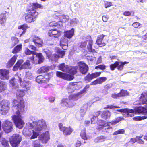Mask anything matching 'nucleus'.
<instances>
[{
	"label": "nucleus",
	"instance_id": "20e7f679",
	"mask_svg": "<svg viewBox=\"0 0 147 147\" xmlns=\"http://www.w3.org/2000/svg\"><path fill=\"white\" fill-rule=\"evenodd\" d=\"M9 140L12 147H16L21 141L22 137L18 134H14L11 136Z\"/></svg>",
	"mask_w": 147,
	"mask_h": 147
},
{
	"label": "nucleus",
	"instance_id": "7c9ffc66",
	"mask_svg": "<svg viewBox=\"0 0 147 147\" xmlns=\"http://www.w3.org/2000/svg\"><path fill=\"white\" fill-rule=\"evenodd\" d=\"M136 111L138 113L147 115V109L141 106H139L136 109Z\"/></svg>",
	"mask_w": 147,
	"mask_h": 147
},
{
	"label": "nucleus",
	"instance_id": "cd10ccee",
	"mask_svg": "<svg viewBox=\"0 0 147 147\" xmlns=\"http://www.w3.org/2000/svg\"><path fill=\"white\" fill-rule=\"evenodd\" d=\"M17 55H14L8 61L7 65V67L9 68L11 67L14 64L17 59Z\"/></svg>",
	"mask_w": 147,
	"mask_h": 147
},
{
	"label": "nucleus",
	"instance_id": "4be33fe9",
	"mask_svg": "<svg viewBox=\"0 0 147 147\" xmlns=\"http://www.w3.org/2000/svg\"><path fill=\"white\" fill-rule=\"evenodd\" d=\"M23 62L24 61L22 59L18 60L13 67V71H16L18 70H22L21 67Z\"/></svg>",
	"mask_w": 147,
	"mask_h": 147
},
{
	"label": "nucleus",
	"instance_id": "5701e85b",
	"mask_svg": "<svg viewBox=\"0 0 147 147\" xmlns=\"http://www.w3.org/2000/svg\"><path fill=\"white\" fill-rule=\"evenodd\" d=\"M107 80V78L106 77H99L92 82L90 85H95L97 84H101L105 82Z\"/></svg>",
	"mask_w": 147,
	"mask_h": 147
},
{
	"label": "nucleus",
	"instance_id": "4c0bfd02",
	"mask_svg": "<svg viewBox=\"0 0 147 147\" xmlns=\"http://www.w3.org/2000/svg\"><path fill=\"white\" fill-rule=\"evenodd\" d=\"M56 53L60 58H62L65 55V51L62 50L60 49H57L56 50Z\"/></svg>",
	"mask_w": 147,
	"mask_h": 147
},
{
	"label": "nucleus",
	"instance_id": "69168bd1",
	"mask_svg": "<svg viewBox=\"0 0 147 147\" xmlns=\"http://www.w3.org/2000/svg\"><path fill=\"white\" fill-rule=\"evenodd\" d=\"M87 109V107H85L84 106H82L80 109V112L83 114H85Z\"/></svg>",
	"mask_w": 147,
	"mask_h": 147
},
{
	"label": "nucleus",
	"instance_id": "473e14b6",
	"mask_svg": "<svg viewBox=\"0 0 147 147\" xmlns=\"http://www.w3.org/2000/svg\"><path fill=\"white\" fill-rule=\"evenodd\" d=\"M22 45L20 44L16 46L13 49L12 52L13 54H16L19 53L22 50Z\"/></svg>",
	"mask_w": 147,
	"mask_h": 147
},
{
	"label": "nucleus",
	"instance_id": "e2e57ef3",
	"mask_svg": "<svg viewBox=\"0 0 147 147\" xmlns=\"http://www.w3.org/2000/svg\"><path fill=\"white\" fill-rule=\"evenodd\" d=\"M33 134L31 137V139H34L36 138L38 136L39 134L36 132L34 130H32Z\"/></svg>",
	"mask_w": 147,
	"mask_h": 147
},
{
	"label": "nucleus",
	"instance_id": "6e6d98bb",
	"mask_svg": "<svg viewBox=\"0 0 147 147\" xmlns=\"http://www.w3.org/2000/svg\"><path fill=\"white\" fill-rule=\"evenodd\" d=\"M34 147H43L40 144L39 140H36L33 142Z\"/></svg>",
	"mask_w": 147,
	"mask_h": 147
},
{
	"label": "nucleus",
	"instance_id": "f8f14e48",
	"mask_svg": "<svg viewBox=\"0 0 147 147\" xmlns=\"http://www.w3.org/2000/svg\"><path fill=\"white\" fill-rule=\"evenodd\" d=\"M43 6L40 4L36 2L35 3H30L27 6L26 9L27 11H31L32 12L36 11L35 9H42Z\"/></svg>",
	"mask_w": 147,
	"mask_h": 147
},
{
	"label": "nucleus",
	"instance_id": "58836bf2",
	"mask_svg": "<svg viewBox=\"0 0 147 147\" xmlns=\"http://www.w3.org/2000/svg\"><path fill=\"white\" fill-rule=\"evenodd\" d=\"M103 120L101 119H99L98 122L97 123L98 126L96 127V129L98 130H103L105 126V124H100V123L103 122Z\"/></svg>",
	"mask_w": 147,
	"mask_h": 147
},
{
	"label": "nucleus",
	"instance_id": "f704fd0d",
	"mask_svg": "<svg viewBox=\"0 0 147 147\" xmlns=\"http://www.w3.org/2000/svg\"><path fill=\"white\" fill-rule=\"evenodd\" d=\"M36 55V57L39 58L38 62L40 63L43 61L44 57L41 53H38L34 51L33 55Z\"/></svg>",
	"mask_w": 147,
	"mask_h": 147
},
{
	"label": "nucleus",
	"instance_id": "774afa93",
	"mask_svg": "<svg viewBox=\"0 0 147 147\" xmlns=\"http://www.w3.org/2000/svg\"><path fill=\"white\" fill-rule=\"evenodd\" d=\"M28 47L31 49L33 50V51L35 52L38 51L36 47L33 45H29L28 46Z\"/></svg>",
	"mask_w": 147,
	"mask_h": 147
},
{
	"label": "nucleus",
	"instance_id": "a18cd8bd",
	"mask_svg": "<svg viewBox=\"0 0 147 147\" xmlns=\"http://www.w3.org/2000/svg\"><path fill=\"white\" fill-rule=\"evenodd\" d=\"M119 93L120 97L125 96L129 95L127 91L123 89L121 90Z\"/></svg>",
	"mask_w": 147,
	"mask_h": 147
},
{
	"label": "nucleus",
	"instance_id": "393cba45",
	"mask_svg": "<svg viewBox=\"0 0 147 147\" xmlns=\"http://www.w3.org/2000/svg\"><path fill=\"white\" fill-rule=\"evenodd\" d=\"M111 116V112L107 110H105L101 113V118L105 120L109 119Z\"/></svg>",
	"mask_w": 147,
	"mask_h": 147
},
{
	"label": "nucleus",
	"instance_id": "bf43d9fd",
	"mask_svg": "<svg viewBox=\"0 0 147 147\" xmlns=\"http://www.w3.org/2000/svg\"><path fill=\"white\" fill-rule=\"evenodd\" d=\"M106 66L104 65H99L98 66H96L95 69H97L98 68L102 70H104L106 68Z\"/></svg>",
	"mask_w": 147,
	"mask_h": 147
},
{
	"label": "nucleus",
	"instance_id": "c03bdc74",
	"mask_svg": "<svg viewBox=\"0 0 147 147\" xmlns=\"http://www.w3.org/2000/svg\"><path fill=\"white\" fill-rule=\"evenodd\" d=\"M25 91L24 90H17L16 93V95L18 97H22L24 96L25 94Z\"/></svg>",
	"mask_w": 147,
	"mask_h": 147
},
{
	"label": "nucleus",
	"instance_id": "a211bd4d",
	"mask_svg": "<svg viewBox=\"0 0 147 147\" xmlns=\"http://www.w3.org/2000/svg\"><path fill=\"white\" fill-rule=\"evenodd\" d=\"M9 71L5 69H0V79L2 80L9 79Z\"/></svg>",
	"mask_w": 147,
	"mask_h": 147
},
{
	"label": "nucleus",
	"instance_id": "412c9836",
	"mask_svg": "<svg viewBox=\"0 0 147 147\" xmlns=\"http://www.w3.org/2000/svg\"><path fill=\"white\" fill-rule=\"evenodd\" d=\"M80 71L81 73L83 74H85L88 70V67L87 65L84 63L80 62Z\"/></svg>",
	"mask_w": 147,
	"mask_h": 147
},
{
	"label": "nucleus",
	"instance_id": "49530a36",
	"mask_svg": "<svg viewBox=\"0 0 147 147\" xmlns=\"http://www.w3.org/2000/svg\"><path fill=\"white\" fill-rule=\"evenodd\" d=\"M104 6L105 7V8H107L113 6V3L112 2L106 1H104Z\"/></svg>",
	"mask_w": 147,
	"mask_h": 147
},
{
	"label": "nucleus",
	"instance_id": "864d4df0",
	"mask_svg": "<svg viewBox=\"0 0 147 147\" xmlns=\"http://www.w3.org/2000/svg\"><path fill=\"white\" fill-rule=\"evenodd\" d=\"M11 40L12 43L13 44V46H15L17 44L19 40L16 37H12L11 38Z\"/></svg>",
	"mask_w": 147,
	"mask_h": 147
},
{
	"label": "nucleus",
	"instance_id": "79ce46f5",
	"mask_svg": "<svg viewBox=\"0 0 147 147\" xmlns=\"http://www.w3.org/2000/svg\"><path fill=\"white\" fill-rule=\"evenodd\" d=\"M1 144L4 147H9L8 141L5 138L2 139L1 141Z\"/></svg>",
	"mask_w": 147,
	"mask_h": 147
},
{
	"label": "nucleus",
	"instance_id": "0eeeda50",
	"mask_svg": "<svg viewBox=\"0 0 147 147\" xmlns=\"http://www.w3.org/2000/svg\"><path fill=\"white\" fill-rule=\"evenodd\" d=\"M58 127L59 130L62 132L63 134L65 136L70 135L74 131L71 127L69 126L66 127L63 126V124L61 123H59Z\"/></svg>",
	"mask_w": 147,
	"mask_h": 147
},
{
	"label": "nucleus",
	"instance_id": "5fc2aeb1",
	"mask_svg": "<svg viewBox=\"0 0 147 147\" xmlns=\"http://www.w3.org/2000/svg\"><path fill=\"white\" fill-rule=\"evenodd\" d=\"M91 121L92 124H95L98 122V117L93 116L91 119Z\"/></svg>",
	"mask_w": 147,
	"mask_h": 147
},
{
	"label": "nucleus",
	"instance_id": "f3484780",
	"mask_svg": "<svg viewBox=\"0 0 147 147\" xmlns=\"http://www.w3.org/2000/svg\"><path fill=\"white\" fill-rule=\"evenodd\" d=\"M32 41L38 47H41L43 46V40L40 37L36 36H34L32 37Z\"/></svg>",
	"mask_w": 147,
	"mask_h": 147
},
{
	"label": "nucleus",
	"instance_id": "ddd939ff",
	"mask_svg": "<svg viewBox=\"0 0 147 147\" xmlns=\"http://www.w3.org/2000/svg\"><path fill=\"white\" fill-rule=\"evenodd\" d=\"M50 79V77L47 75H39L37 76L36 80V82L39 83L47 84L49 82Z\"/></svg>",
	"mask_w": 147,
	"mask_h": 147
},
{
	"label": "nucleus",
	"instance_id": "0e129e2a",
	"mask_svg": "<svg viewBox=\"0 0 147 147\" xmlns=\"http://www.w3.org/2000/svg\"><path fill=\"white\" fill-rule=\"evenodd\" d=\"M141 136H136L137 142L140 144H142L144 143V141L141 139Z\"/></svg>",
	"mask_w": 147,
	"mask_h": 147
},
{
	"label": "nucleus",
	"instance_id": "052dcab7",
	"mask_svg": "<svg viewBox=\"0 0 147 147\" xmlns=\"http://www.w3.org/2000/svg\"><path fill=\"white\" fill-rule=\"evenodd\" d=\"M43 140L46 139L49 137V133L48 131L45 132V133H43L41 135Z\"/></svg>",
	"mask_w": 147,
	"mask_h": 147
},
{
	"label": "nucleus",
	"instance_id": "b1692460",
	"mask_svg": "<svg viewBox=\"0 0 147 147\" xmlns=\"http://www.w3.org/2000/svg\"><path fill=\"white\" fill-rule=\"evenodd\" d=\"M105 36L104 34H102L99 35L96 40V43L98 45H100V47H103L106 45V44L104 42H102L104 37Z\"/></svg>",
	"mask_w": 147,
	"mask_h": 147
},
{
	"label": "nucleus",
	"instance_id": "ea45409f",
	"mask_svg": "<svg viewBox=\"0 0 147 147\" xmlns=\"http://www.w3.org/2000/svg\"><path fill=\"white\" fill-rule=\"evenodd\" d=\"M38 71L40 73H45L49 71V69L48 66H43L41 67Z\"/></svg>",
	"mask_w": 147,
	"mask_h": 147
},
{
	"label": "nucleus",
	"instance_id": "423d86ee",
	"mask_svg": "<svg viewBox=\"0 0 147 147\" xmlns=\"http://www.w3.org/2000/svg\"><path fill=\"white\" fill-rule=\"evenodd\" d=\"M9 103L7 100H3L0 104V113L5 115L8 112L9 107Z\"/></svg>",
	"mask_w": 147,
	"mask_h": 147
},
{
	"label": "nucleus",
	"instance_id": "e433bc0d",
	"mask_svg": "<svg viewBox=\"0 0 147 147\" xmlns=\"http://www.w3.org/2000/svg\"><path fill=\"white\" fill-rule=\"evenodd\" d=\"M125 113H127L128 117H131L134 116V114L135 113V111L133 109H125Z\"/></svg>",
	"mask_w": 147,
	"mask_h": 147
},
{
	"label": "nucleus",
	"instance_id": "aec40b11",
	"mask_svg": "<svg viewBox=\"0 0 147 147\" xmlns=\"http://www.w3.org/2000/svg\"><path fill=\"white\" fill-rule=\"evenodd\" d=\"M88 38L89 39L88 40V44L87 46V49L88 51L89 52L94 53L96 52L94 49L92 48V46L93 45V40L91 38L90 36H87ZM88 41V40H87Z\"/></svg>",
	"mask_w": 147,
	"mask_h": 147
},
{
	"label": "nucleus",
	"instance_id": "9b49d317",
	"mask_svg": "<svg viewBox=\"0 0 147 147\" xmlns=\"http://www.w3.org/2000/svg\"><path fill=\"white\" fill-rule=\"evenodd\" d=\"M56 76L59 78L68 81H71L74 78V77L71 75L59 71H56Z\"/></svg>",
	"mask_w": 147,
	"mask_h": 147
},
{
	"label": "nucleus",
	"instance_id": "a878e982",
	"mask_svg": "<svg viewBox=\"0 0 147 147\" xmlns=\"http://www.w3.org/2000/svg\"><path fill=\"white\" fill-rule=\"evenodd\" d=\"M7 17L6 13L0 14V24L2 26H4L6 23Z\"/></svg>",
	"mask_w": 147,
	"mask_h": 147
},
{
	"label": "nucleus",
	"instance_id": "f03ea898",
	"mask_svg": "<svg viewBox=\"0 0 147 147\" xmlns=\"http://www.w3.org/2000/svg\"><path fill=\"white\" fill-rule=\"evenodd\" d=\"M27 10V9H26V11L28 13L26 14L25 16V20L26 22L28 23H31L35 21L38 16V13L36 11L32 12Z\"/></svg>",
	"mask_w": 147,
	"mask_h": 147
},
{
	"label": "nucleus",
	"instance_id": "de8ad7c7",
	"mask_svg": "<svg viewBox=\"0 0 147 147\" xmlns=\"http://www.w3.org/2000/svg\"><path fill=\"white\" fill-rule=\"evenodd\" d=\"M80 136L82 139L84 140H87V139L85 129L82 130L80 134Z\"/></svg>",
	"mask_w": 147,
	"mask_h": 147
},
{
	"label": "nucleus",
	"instance_id": "8fccbe9b",
	"mask_svg": "<svg viewBox=\"0 0 147 147\" xmlns=\"http://www.w3.org/2000/svg\"><path fill=\"white\" fill-rule=\"evenodd\" d=\"M34 51L30 50L28 48H26L24 50L25 54L26 55H30L31 54L34 55Z\"/></svg>",
	"mask_w": 147,
	"mask_h": 147
},
{
	"label": "nucleus",
	"instance_id": "c9c22d12",
	"mask_svg": "<svg viewBox=\"0 0 147 147\" xmlns=\"http://www.w3.org/2000/svg\"><path fill=\"white\" fill-rule=\"evenodd\" d=\"M112 129V127L110 126V125L107 123L106 125H105L102 131L105 133H109Z\"/></svg>",
	"mask_w": 147,
	"mask_h": 147
},
{
	"label": "nucleus",
	"instance_id": "a19ab883",
	"mask_svg": "<svg viewBox=\"0 0 147 147\" xmlns=\"http://www.w3.org/2000/svg\"><path fill=\"white\" fill-rule=\"evenodd\" d=\"M147 118V115L142 116H136L133 118V119L136 121H140Z\"/></svg>",
	"mask_w": 147,
	"mask_h": 147
},
{
	"label": "nucleus",
	"instance_id": "2eb2a0df",
	"mask_svg": "<svg viewBox=\"0 0 147 147\" xmlns=\"http://www.w3.org/2000/svg\"><path fill=\"white\" fill-rule=\"evenodd\" d=\"M62 33L61 31L57 30L56 29H51L49 30L48 35L52 38H57L61 35Z\"/></svg>",
	"mask_w": 147,
	"mask_h": 147
},
{
	"label": "nucleus",
	"instance_id": "bb28decb",
	"mask_svg": "<svg viewBox=\"0 0 147 147\" xmlns=\"http://www.w3.org/2000/svg\"><path fill=\"white\" fill-rule=\"evenodd\" d=\"M30 27L26 24H24L22 25H20L18 26V29H22L23 30L21 34L20 35V37H21L23 34H25L26 32V30L29 28Z\"/></svg>",
	"mask_w": 147,
	"mask_h": 147
},
{
	"label": "nucleus",
	"instance_id": "1a4fd4ad",
	"mask_svg": "<svg viewBox=\"0 0 147 147\" xmlns=\"http://www.w3.org/2000/svg\"><path fill=\"white\" fill-rule=\"evenodd\" d=\"M2 128L5 133L10 132L13 129L12 123L7 120H5L2 124Z\"/></svg>",
	"mask_w": 147,
	"mask_h": 147
},
{
	"label": "nucleus",
	"instance_id": "6e6552de",
	"mask_svg": "<svg viewBox=\"0 0 147 147\" xmlns=\"http://www.w3.org/2000/svg\"><path fill=\"white\" fill-rule=\"evenodd\" d=\"M129 63L128 62H119L115 61L114 63L111 64L110 65V69L112 71H114L115 69L117 67V69L119 71H121L123 68L124 65L127 64Z\"/></svg>",
	"mask_w": 147,
	"mask_h": 147
},
{
	"label": "nucleus",
	"instance_id": "4468645a",
	"mask_svg": "<svg viewBox=\"0 0 147 147\" xmlns=\"http://www.w3.org/2000/svg\"><path fill=\"white\" fill-rule=\"evenodd\" d=\"M101 73V72H95L91 74L89 73L85 77L84 80L86 82H90L93 79L99 76Z\"/></svg>",
	"mask_w": 147,
	"mask_h": 147
},
{
	"label": "nucleus",
	"instance_id": "09e8293b",
	"mask_svg": "<svg viewBox=\"0 0 147 147\" xmlns=\"http://www.w3.org/2000/svg\"><path fill=\"white\" fill-rule=\"evenodd\" d=\"M59 19L60 21L62 22H66L68 20V18L65 15L60 16Z\"/></svg>",
	"mask_w": 147,
	"mask_h": 147
},
{
	"label": "nucleus",
	"instance_id": "37998d69",
	"mask_svg": "<svg viewBox=\"0 0 147 147\" xmlns=\"http://www.w3.org/2000/svg\"><path fill=\"white\" fill-rule=\"evenodd\" d=\"M69 100L67 99L64 98L62 99L61 100V105L62 106H65L67 107H69Z\"/></svg>",
	"mask_w": 147,
	"mask_h": 147
},
{
	"label": "nucleus",
	"instance_id": "7ed1b4c3",
	"mask_svg": "<svg viewBox=\"0 0 147 147\" xmlns=\"http://www.w3.org/2000/svg\"><path fill=\"white\" fill-rule=\"evenodd\" d=\"M26 75V77L23 80H22L21 77H18V80L19 83L21 87L24 89L25 91H27L30 90L31 87V82L27 80L28 76Z\"/></svg>",
	"mask_w": 147,
	"mask_h": 147
},
{
	"label": "nucleus",
	"instance_id": "c85d7f7f",
	"mask_svg": "<svg viewBox=\"0 0 147 147\" xmlns=\"http://www.w3.org/2000/svg\"><path fill=\"white\" fill-rule=\"evenodd\" d=\"M64 33V37L69 39L71 38L74 35V30L72 28L69 31H65Z\"/></svg>",
	"mask_w": 147,
	"mask_h": 147
},
{
	"label": "nucleus",
	"instance_id": "338daca9",
	"mask_svg": "<svg viewBox=\"0 0 147 147\" xmlns=\"http://www.w3.org/2000/svg\"><path fill=\"white\" fill-rule=\"evenodd\" d=\"M111 97L114 99H117L118 98L120 97L119 93L117 94L115 93L112 94L111 95Z\"/></svg>",
	"mask_w": 147,
	"mask_h": 147
},
{
	"label": "nucleus",
	"instance_id": "603ef678",
	"mask_svg": "<svg viewBox=\"0 0 147 147\" xmlns=\"http://www.w3.org/2000/svg\"><path fill=\"white\" fill-rule=\"evenodd\" d=\"M87 43L85 41L82 42L78 43V48H81L83 49L85 48L86 46Z\"/></svg>",
	"mask_w": 147,
	"mask_h": 147
},
{
	"label": "nucleus",
	"instance_id": "72a5a7b5",
	"mask_svg": "<svg viewBox=\"0 0 147 147\" xmlns=\"http://www.w3.org/2000/svg\"><path fill=\"white\" fill-rule=\"evenodd\" d=\"M78 68L77 66H71L70 67H69V70L67 73L73 75H75L77 73Z\"/></svg>",
	"mask_w": 147,
	"mask_h": 147
},
{
	"label": "nucleus",
	"instance_id": "2f4dec72",
	"mask_svg": "<svg viewBox=\"0 0 147 147\" xmlns=\"http://www.w3.org/2000/svg\"><path fill=\"white\" fill-rule=\"evenodd\" d=\"M7 88V83L4 81L0 80V93L4 91Z\"/></svg>",
	"mask_w": 147,
	"mask_h": 147
},
{
	"label": "nucleus",
	"instance_id": "4d7b16f0",
	"mask_svg": "<svg viewBox=\"0 0 147 147\" xmlns=\"http://www.w3.org/2000/svg\"><path fill=\"white\" fill-rule=\"evenodd\" d=\"M120 107L118 106H113L112 105H107L106 107H104V109H115V108H119Z\"/></svg>",
	"mask_w": 147,
	"mask_h": 147
},
{
	"label": "nucleus",
	"instance_id": "680f3d73",
	"mask_svg": "<svg viewBox=\"0 0 147 147\" xmlns=\"http://www.w3.org/2000/svg\"><path fill=\"white\" fill-rule=\"evenodd\" d=\"M112 84H107L105 86L104 89V90L105 91H107L110 89L112 87Z\"/></svg>",
	"mask_w": 147,
	"mask_h": 147
},
{
	"label": "nucleus",
	"instance_id": "9d476101",
	"mask_svg": "<svg viewBox=\"0 0 147 147\" xmlns=\"http://www.w3.org/2000/svg\"><path fill=\"white\" fill-rule=\"evenodd\" d=\"M138 101L139 105H146L147 107V90L144 91L140 94Z\"/></svg>",
	"mask_w": 147,
	"mask_h": 147
},
{
	"label": "nucleus",
	"instance_id": "f257e3e1",
	"mask_svg": "<svg viewBox=\"0 0 147 147\" xmlns=\"http://www.w3.org/2000/svg\"><path fill=\"white\" fill-rule=\"evenodd\" d=\"M25 105V102L24 100L18 101L17 100L14 99L12 102V108L15 112V114L12 115V117L16 127L20 129L22 128L24 124L22 119L20 113L24 111Z\"/></svg>",
	"mask_w": 147,
	"mask_h": 147
},
{
	"label": "nucleus",
	"instance_id": "6ab92c4d",
	"mask_svg": "<svg viewBox=\"0 0 147 147\" xmlns=\"http://www.w3.org/2000/svg\"><path fill=\"white\" fill-rule=\"evenodd\" d=\"M59 44L63 49L66 50L67 49L68 47V40L65 38L64 36H63L60 39Z\"/></svg>",
	"mask_w": 147,
	"mask_h": 147
},
{
	"label": "nucleus",
	"instance_id": "3c124183",
	"mask_svg": "<svg viewBox=\"0 0 147 147\" xmlns=\"http://www.w3.org/2000/svg\"><path fill=\"white\" fill-rule=\"evenodd\" d=\"M125 130L123 129H121L115 131L113 134V135H116L119 134H123L125 132Z\"/></svg>",
	"mask_w": 147,
	"mask_h": 147
},
{
	"label": "nucleus",
	"instance_id": "13d9d810",
	"mask_svg": "<svg viewBox=\"0 0 147 147\" xmlns=\"http://www.w3.org/2000/svg\"><path fill=\"white\" fill-rule=\"evenodd\" d=\"M59 58H60L57 54V53H55L52 56L51 60L52 61H56Z\"/></svg>",
	"mask_w": 147,
	"mask_h": 147
},
{
	"label": "nucleus",
	"instance_id": "c756f323",
	"mask_svg": "<svg viewBox=\"0 0 147 147\" xmlns=\"http://www.w3.org/2000/svg\"><path fill=\"white\" fill-rule=\"evenodd\" d=\"M69 66L65 65V63H62L59 65V69L63 72H68L69 69Z\"/></svg>",
	"mask_w": 147,
	"mask_h": 147
},
{
	"label": "nucleus",
	"instance_id": "dca6fc26",
	"mask_svg": "<svg viewBox=\"0 0 147 147\" xmlns=\"http://www.w3.org/2000/svg\"><path fill=\"white\" fill-rule=\"evenodd\" d=\"M80 88V86L78 84L74 82H71L69 83L67 89L68 92L71 93L74 92V90L78 89Z\"/></svg>",
	"mask_w": 147,
	"mask_h": 147
},
{
	"label": "nucleus",
	"instance_id": "39448f33",
	"mask_svg": "<svg viewBox=\"0 0 147 147\" xmlns=\"http://www.w3.org/2000/svg\"><path fill=\"white\" fill-rule=\"evenodd\" d=\"M33 124L36 131H40L47 128L45 121L42 119L39 120L37 121H34L33 122Z\"/></svg>",
	"mask_w": 147,
	"mask_h": 147
}]
</instances>
